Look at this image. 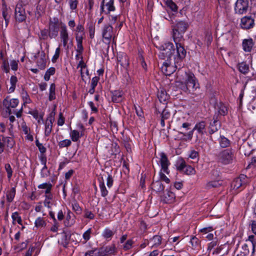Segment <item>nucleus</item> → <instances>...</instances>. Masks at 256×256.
Instances as JSON below:
<instances>
[{
	"label": "nucleus",
	"mask_w": 256,
	"mask_h": 256,
	"mask_svg": "<svg viewBox=\"0 0 256 256\" xmlns=\"http://www.w3.org/2000/svg\"><path fill=\"white\" fill-rule=\"evenodd\" d=\"M195 130H194V128L190 131L187 134H184L182 132H179V134H182L184 136H186V138H184V140H192V136H193V134H194V132Z\"/></svg>",
	"instance_id": "57"
},
{
	"label": "nucleus",
	"mask_w": 256,
	"mask_h": 256,
	"mask_svg": "<svg viewBox=\"0 0 256 256\" xmlns=\"http://www.w3.org/2000/svg\"><path fill=\"white\" fill-rule=\"evenodd\" d=\"M152 188L156 192H161L164 190V187L160 180L153 182L152 185Z\"/></svg>",
	"instance_id": "25"
},
{
	"label": "nucleus",
	"mask_w": 256,
	"mask_h": 256,
	"mask_svg": "<svg viewBox=\"0 0 256 256\" xmlns=\"http://www.w3.org/2000/svg\"><path fill=\"white\" fill-rule=\"evenodd\" d=\"M102 34L104 42L109 44L112 39L114 41L115 36L114 33L113 27L111 24H106L102 28Z\"/></svg>",
	"instance_id": "6"
},
{
	"label": "nucleus",
	"mask_w": 256,
	"mask_h": 256,
	"mask_svg": "<svg viewBox=\"0 0 256 256\" xmlns=\"http://www.w3.org/2000/svg\"><path fill=\"white\" fill-rule=\"evenodd\" d=\"M151 242H152V247H157L160 246L162 242L161 236L156 235L152 238Z\"/></svg>",
	"instance_id": "38"
},
{
	"label": "nucleus",
	"mask_w": 256,
	"mask_h": 256,
	"mask_svg": "<svg viewBox=\"0 0 256 256\" xmlns=\"http://www.w3.org/2000/svg\"><path fill=\"white\" fill-rule=\"evenodd\" d=\"M100 254L98 253V250H94L89 252H86V254L85 256H99Z\"/></svg>",
	"instance_id": "64"
},
{
	"label": "nucleus",
	"mask_w": 256,
	"mask_h": 256,
	"mask_svg": "<svg viewBox=\"0 0 256 256\" xmlns=\"http://www.w3.org/2000/svg\"><path fill=\"white\" fill-rule=\"evenodd\" d=\"M116 252V248L114 244L102 247L98 249L99 256H105L112 254Z\"/></svg>",
	"instance_id": "16"
},
{
	"label": "nucleus",
	"mask_w": 256,
	"mask_h": 256,
	"mask_svg": "<svg viewBox=\"0 0 256 256\" xmlns=\"http://www.w3.org/2000/svg\"><path fill=\"white\" fill-rule=\"evenodd\" d=\"M60 52V47L59 46L56 48V51H55V54H54V56H53V57L52 58V60L53 62H55L56 61V60L58 58Z\"/></svg>",
	"instance_id": "60"
},
{
	"label": "nucleus",
	"mask_w": 256,
	"mask_h": 256,
	"mask_svg": "<svg viewBox=\"0 0 256 256\" xmlns=\"http://www.w3.org/2000/svg\"><path fill=\"white\" fill-rule=\"evenodd\" d=\"M49 38V32L47 29H44L40 30V39L46 40Z\"/></svg>",
	"instance_id": "52"
},
{
	"label": "nucleus",
	"mask_w": 256,
	"mask_h": 256,
	"mask_svg": "<svg viewBox=\"0 0 256 256\" xmlns=\"http://www.w3.org/2000/svg\"><path fill=\"white\" fill-rule=\"evenodd\" d=\"M56 72V69L54 68L51 67L48 68L44 76V79L46 81L49 80L50 78V76L54 74Z\"/></svg>",
	"instance_id": "39"
},
{
	"label": "nucleus",
	"mask_w": 256,
	"mask_h": 256,
	"mask_svg": "<svg viewBox=\"0 0 256 256\" xmlns=\"http://www.w3.org/2000/svg\"><path fill=\"white\" fill-rule=\"evenodd\" d=\"M218 141L220 147L222 148H228L230 144V140L224 136H220Z\"/></svg>",
	"instance_id": "31"
},
{
	"label": "nucleus",
	"mask_w": 256,
	"mask_h": 256,
	"mask_svg": "<svg viewBox=\"0 0 256 256\" xmlns=\"http://www.w3.org/2000/svg\"><path fill=\"white\" fill-rule=\"evenodd\" d=\"M17 82H18V79L16 76H12L10 77V83L11 86L8 90V92L9 93H12L14 91L15 88H16V84Z\"/></svg>",
	"instance_id": "34"
},
{
	"label": "nucleus",
	"mask_w": 256,
	"mask_h": 256,
	"mask_svg": "<svg viewBox=\"0 0 256 256\" xmlns=\"http://www.w3.org/2000/svg\"><path fill=\"white\" fill-rule=\"evenodd\" d=\"M172 24V37L176 44V49H178V55L182 57L186 51L182 42L184 40V34L188 28V24L183 20H176Z\"/></svg>",
	"instance_id": "1"
},
{
	"label": "nucleus",
	"mask_w": 256,
	"mask_h": 256,
	"mask_svg": "<svg viewBox=\"0 0 256 256\" xmlns=\"http://www.w3.org/2000/svg\"><path fill=\"white\" fill-rule=\"evenodd\" d=\"M64 24L60 22L57 17L50 18L48 22L49 38L51 39L56 38L58 34L61 24Z\"/></svg>",
	"instance_id": "4"
},
{
	"label": "nucleus",
	"mask_w": 256,
	"mask_h": 256,
	"mask_svg": "<svg viewBox=\"0 0 256 256\" xmlns=\"http://www.w3.org/2000/svg\"><path fill=\"white\" fill-rule=\"evenodd\" d=\"M186 76L185 82L190 88V92H194L199 89V84L197 79L192 72H186Z\"/></svg>",
	"instance_id": "7"
},
{
	"label": "nucleus",
	"mask_w": 256,
	"mask_h": 256,
	"mask_svg": "<svg viewBox=\"0 0 256 256\" xmlns=\"http://www.w3.org/2000/svg\"><path fill=\"white\" fill-rule=\"evenodd\" d=\"M100 189L102 196L103 197L106 196L108 194V190H106L105 186L104 181L100 182Z\"/></svg>",
	"instance_id": "48"
},
{
	"label": "nucleus",
	"mask_w": 256,
	"mask_h": 256,
	"mask_svg": "<svg viewBox=\"0 0 256 256\" xmlns=\"http://www.w3.org/2000/svg\"><path fill=\"white\" fill-rule=\"evenodd\" d=\"M45 200L44 202V204L46 207H47L48 208H51V200L52 198V194H46L44 196Z\"/></svg>",
	"instance_id": "41"
},
{
	"label": "nucleus",
	"mask_w": 256,
	"mask_h": 256,
	"mask_svg": "<svg viewBox=\"0 0 256 256\" xmlns=\"http://www.w3.org/2000/svg\"><path fill=\"white\" fill-rule=\"evenodd\" d=\"M120 18V16H112V15H109V20L110 24L111 26L112 24H114L115 23L117 22L118 18Z\"/></svg>",
	"instance_id": "61"
},
{
	"label": "nucleus",
	"mask_w": 256,
	"mask_h": 256,
	"mask_svg": "<svg viewBox=\"0 0 256 256\" xmlns=\"http://www.w3.org/2000/svg\"><path fill=\"white\" fill-rule=\"evenodd\" d=\"M88 30L90 33V36L91 38H94L95 32V26L92 23L88 24Z\"/></svg>",
	"instance_id": "53"
},
{
	"label": "nucleus",
	"mask_w": 256,
	"mask_h": 256,
	"mask_svg": "<svg viewBox=\"0 0 256 256\" xmlns=\"http://www.w3.org/2000/svg\"><path fill=\"white\" fill-rule=\"evenodd\" d=\"M56 98V85L54 84H52L49 90L48 100L52 101Z\"/></svg>",
	"instance_id": "32"
},
{
	"label": "nucleus",
	"mask_w": 256,
	"mask_h": 256,
	"mask_svg": "<svg viewBox=\"0 0 256 256\" xmlns=\"http://www.w3.org/2000/svg\"><path fill=\"white\" fill-rule=\"evenodd\" d=\"M72 210L76 212V214H80L82 212V210L80 206L78 204L76 201H74L72 203Z\"/></svg>",
	"instance_id": "49"
},
{
	"label": "nucleus",
	"mask_w": 256,
	"mask_h": 256,
	"mask_svg": "<svg viewBox=\"0 0 256 256\" xmlns=\"http://www.w3.org/2000/svg\"><path fill=\"white\" fill-rule=\"evenodd\" d=\"M72 144L71 141L70 140H64L60 141L58 142V146L60 148H62L64 147H68L70 146Z\"/></svg>",
	"instance_id": "50"
},
{
	"label": "nucleus",
	"mask_w": 256,
	"mask_h": 256,
	"mask_svg": "<svg viewBox=\"0 0 256 256\" xmlns=\"http://www.w3.org/2000/svg\"><path fill=\"white\" fill-rule=\"evenodd\" d=\"M114 234V232L108 228H105L102 234V236L106 239H110Z\"/></svg>",
	"instance_id": "40"
},
{
	"label": "nucleus",
	"mask_w": 256,
	"mask_h": 256,
	"mask_svg": "<svg viewBox=\"0 0 256 256\" xmlns=\"http://www.w3.org/2000/svg\"><path fill=\"white\" fill-rule=\"evenodd\" d=\"M118 64L124 68H126L129 66L128 58L126 54L118 58Z\"/></svg>",
	"instance_id": "30"
},
{
	"label": "nucleus",
	"mask_w": 256,
	"mask_h": 256,
	"mask_svg": "<svg viewBox=\"0 0 256 256\" xmlns=\"http://www.w3.org/2000/svg\"><path fill=\"white\" fill-rule=\"evenodd\" d=\"M234 157V152L231 149H226L220 152L216 155L217 161L223 164H232Z\"/></svg>",
	"instance_id": "5"
},
{
	"label": "nucleus",
	"mask_w": 256,
	"mask_h": 256,
	"mask_svg": "<svg viewBox=\"0 0 256 256\" xmlns=\"http://www.w3.org/2000/svg\"><path fill=\"white\" fill-rule=\"evenodd\" d=\"M222 184V182L219 180H214L208 182L206 185V188L210 189L213 188H217Z\"/></svg>",
	"instance_id": "36"
},
{
	"label": "nucleus",
	"mask_w": 256,
	"mask_h": 256,
	"mask_svg": "<svg viewBox=\"0 0 256 256\" xmlns=\"http://www.w3.org/2000/svg\"><path fill=\"white\" fill-rule=\"evenodd\" d=\"M186 165L187 164H186L184 160L183 159H180L177 162V164H176L177 169L179 171L183 172V170H184Z\"/></svg>",
	"instance_id": "46"
},
{
	"label": "nucleus",
	"mask_w": 256,
	"mask_h": 256,
	"mask_svg": "<svg viewBox=\"0 0 256 256\" xmlns=\"http://www.w3.org/2000/svg\"><path fill=\"white\" fill-rule=\"evenodd\" d=\"M85 36L79 35V34H76V42L77 48L76 51L77 52L83 53L84 48L82 46V40Z\"/></svg>",
	"instance_id": "21"
},
{
	"label": "nucleus",
	"mask_w": 256,
	"mask_h": 256,
	"mask_svg": "<svg viewBox=\"0 0 256 256\" xmlns=\"http://www.w3.org/2000/svg\"><path fill=\"white\" fill-rule=\"evenodd\" d=\"M238 69L240 72L245 74L248 72L249 66L246 63L242 62L238 64Z\"/></svg>",
	"instance_id": "42"
},
{
	"label": "nucleus",
	"mask_w": 256,
	"mask_h": 256,
	"mask_svg": "<svg viewBox=\"0 0 256 256\" xmlns=\"http://www.w3.org/2000/svg\"><path fill=\"white\" fill-rule=\"evenodd\" d=\"M22 96L24 102V105L31 102V100L26 92L23 90L22 93Z\"/></svg>",
	"instance_id": "47"
},
{
	"label": "nucleus",
	"mask_w": 256,
	"mask_h": 256,
	"mask_svg": "<svg viewBox=\"0 0 256 256\" xmlns=\"http://www.w3.org/2000/svg\"><path fill=\"white\" fill-rule=\"evenodd\" d=\"M60 38L61 39H69L67 27L65 24H62L60 30Z\"/></svg>",
	"instance_id": "28"
},
{
	"label": "nucleus",
	"mask_w": 256,
	"mask_h": 256,
	"mask_svg": "<svg viewBox=\"0 0 256 256\" xmlns=\"http://www.w3.org/2000/svg\"><path fill=\"white\" fill-rule=\"evenodd\" d=\"M190 243L192 245V248L194 250H199L200 248V240L198 238L195 236L191 238Z\"/></svg>",
	"instance_id": "29"
},
{
	"label": "nucleus",
	"mask_w": 256,
	"mask_h": 256,
	"mask_svg": "<svg viewBox=\"0 0 256 256\" xmlns=\"http://www.w3.org/2000/svg\"><path fill=\"white\" fill-rule=\"evenodd\" d=\"M54 112H51L46 118L44 132V134L46 136H48L52 132V124L54 121Z\"/></svg>",
	"instance_id": "15"
},
{
	"label": "nucleus",
	"mask_w": 256,
	"mask_h": 256,
	"mask_svg": "<svg viewBox=\"0 0 256 256\" xmlns=\"http://www.w3.org/2000/svg\"><path fill=\"white\" fill-rule=\"evenodd\" d=\"M46 224V221L44 220V218L41 217L38 218L34 222V226L38 228L44 227Z\"/></svg>",
	"instance_id": "37"
},
{
	"label": "nucleus",
	"mask_w": 256,
	"mask_h": 256,
	"mask_svg": "<svg viewBox=\"0 0 256 256\" xmlns=\"http://www.w3.org/2000/svg\"><path fill=\"white\" fill-rule=\"evenodd\" d=\"M68 4L70 5V7L71 10H73L77 8V6L78 4V0H68Z\"/></svg>",
	"instance_id": "58"
},
{
	"label": "nucleus",
	"mask_w": 256,
	"mask_h": 256,
	"mask_svg": "<svg viewBox=\"0 0 256 256\" xmlns=\"http://www.w3.org/2000/svg\"><path fill=\"white\" fill-rule=\"evenodd\" d=\"M183 172L186 174H195V170L190 166L186 165Z\"/></svg>",
	"instance_id": "55"
},
{
	"label": "nucleus",
	"mask_w": 256,
	"mask_h": 256,
	"mask_svg": "<svg viewBox=\"0 0 256 256\" xmlns=\"http://www.w3.org/2000/svg\"><path fill=\"white\" fill-rule=\"evenodd\" d=\"M216 110H217L215 114L218 116V118L220 119L221 116H224L228 114V109L226 106L223 103L220 102L217 104L216 107Z\"/></svg>",
	"instance_id": "22"
},
{
	"label": "nucleus",
	"mask_w": 256,
	"mask_h": 256,
	"mask_svg": "<svg viewBox=\"0 0 256 256\" xmlns=\"http://www.w3.org/2000/svg\"><path fill=\"white\" fill-rule=\"evenodd\" d=\"M170 116V110L167 108H164L162 114H161V118L166 120H168Z\"/></svg>",
	"instance_id": "54"
},
{
	"label": "nucleus",
	"mask_w": 256,
	"mask_h": 256,
	"mask_svg": "<svg viewBox=\"0 0 256 256\" xmlns=\"http://www.w3.org/2000/svg\"><path fill=\"white\" fill-rule=\"evenodd\" d=\"M248 182V178L244 174H240L238 177L234 178L231 184V187L233 190H242Z\"/></svg>",
	"instance_id": "8"
},
{
	"label": "nucleus",
	"mask_w": 256,
	"mask_h": 256,
	"mask_svg": "<svg viewBox=\"0 0 256 256\" xmlns=\"http://www.w3.org/2000/svg\"><path fill=\"white\" fill-rule=\"evenodd\" d=\"M14 144V142L12 138L0 135V154L4 152L5 146L12 148Z\"/></svg>",
	"instance_id": "10"
},
{
	"label": "nucleus",
	"mask_w": 256,
	"mask_h": 256,
	"mask_svg": "<svg viewBox=\"0 0 256 256\" xmlns=\"http://www.w3.org/2000/svg\"><path fill=\"white\" fill-rule=\"evenodd\" d=\"M158 98L161 102H165L168 99L169 96L165 90H161L158 92Z\"/></svg>",
	"instance_id": "33"
},
{
	"label": "nucleus",
	"mask_w": 256,
	"mask_h": 256,
	"mask_svg": "<svg viewBox=\"0 0 256 256\" xmlns=\"http://www.w3.org/2000/svg\"><path fill=\"white\" fill-rule=\"evenodd\" d=\"M189 157L192 160L198 159V152L194 150H191L189 154Z\"/></svg>",
	"instance_id": "63"
},
{
	"label": "nucleus",
	"mask_w": 256,
	"mask_h": 256,
	"mask_svg": "<svg viewBox=\"0 0 256 256\" xmlns=\"http://www.w3.org/2000/svg\"><path fill=\"white\" fill-rule=\"evenodd\" d=\"M12 218L13 224H16V222H17L19 224L22 225V219L18 212H13L12 215Z\"/></svg>",
	"instance_id": "35"
},
{
	"label": "nucleus",
	"mask_w": 256,
	"mask_h": 256,
	"mask_svg": "<svg viewBox=\"0 0 256 256\" xmlns=\"http://www.w3.org/2000/svg\"><path fill=\"white\" fill-rule=\"evenodd\" d=\"M16 188H12L10 190H8L6 193V201L10 204L12 202L16 195Z\"/></svg>",
	"instance_id": "27"
},
{
	"label": "nucleus",
	"mask_w": 256,
	"mask_h": 256,
	"mask_svg": "<svg viewBox=\"0 0 256 256\" xmlns=\"http://www.w3.org/2000/svg\"><path fill=\"white\" fill-rule=\"evenodd\" d=\"M76 31L78 32L77 34H79V35L85 36L84 28V26L81 24H78L76 28Z\"/></svg>",
	"instance_id": "59"
},
{
	"label": "nucleus",
	"mask_w": 256,
	"mask_h": 256,
	"mask_svg": "<svg viewBox=\"0 0 256 256\" xmlns=\"http://www.w3.org/2000/svg\"><path fill=\"white\" fill-rule=\"evenodd\" d=\"M176 54L174 57V66L172 65L171 61L164 60L165 61L161 67L162 71L166 76L171 75L176 71V69H180L184 65L183 60L186 57V52L185 51L183 56L180 57L178 55V49H176Z\"/></svg>",
	"instance_id": "2"
},
{
	"label": "nucleus",
	"mask_w": 256,
	"mask_h": 256,
	"mask_svg": "<svg viewBox=\"0 0 256 256\" xmlns=\"http://www.w3.org/2000/svg\"><path fill=\"white\" fill-rule=\"evenodd\" d=\"M158 49L161 51L158 57L160 59L171 61V58L176 52V48L172 42H166L158 46Z\"/></svg>",
	"instance_id": "3"
},
{
	"label": "nucleus",
	"mask_w": 256,
	"mask_h": 256,
	"mask_svg": "<svg viewBox=\"0 0 256 256\" xmlns=\"http://www.w3.org/2000/svg\"><path fill=\"white\" fill-rule=\"evenodd\" d=\"M254 43L252 38L244 39L242 40V49L245 52H250L254 46Z\"/></svg>",
	"instance_id": "23"
},
{
	"label": "nucleus",
	"mask_w": 256,
	"mask_h": 256,
	"mask_svg": "<svg viewBox=\"0 0 256 256\" xmlns=\"http://www.w3.org/2000/svg\"><path fill=\"white\" fill-rule=\"evenodd\" d=\"M62 238L61 240V244L64 247H66L68 244V240L70 238L69 235L64 232L62 234Z\"/></svg>",
	"instance_id": "44"
},
{
	"label": "nucleus",
	"mask_w": 256,
	"mask_h": 256,
	"mask_svg": "<svg viewBox=\"0 0 256 256\" xmlns=\"http://www.w3.org/2000/svg\"><path fill=\"white\" fill-rule=\"evenodd\" d=\"M112 100L114 102L118 103L122 100L124 92L120 90H115L110 92Z\"/></svg>",
	"instance_id": "20"
},
{
	"label": "nucleus",
	"mask_w": 256,
	"mask_h": 256,
	"mask_svg": "<svg viewBox=\"0 0 256 256\" xmlns=\"http://www.w3.org/2000/svg\"><path fill=\"white\" fill-rule=\"evenodd\" d=\"M102 4L106 8V14H110V12H114L116 10L114 6V0H102Z\"/></svg>",
	"instance_id": "24"
},
{
	"label": "nucleus",
	"mask_w": 256,
	"mask_h": 256,
	"mask_svg": "<svg viewBox=\"0 0 256 256\" xmlns=\"http://www.w3.org/2000/svg\"><path fill=\"white\" fill-rule=\"evenodd\" d=\"M160 163L162 168V170L164 172L168 174L169 170H168V166L170 164V162L168 160V158L166 154L164 152H161L160 154Z\"/></svg>",
	"instance_id": "19"
},
{
	"label": "nucleus",
	"mask_w": 256,
	"mask_h": 256,
	"mask_svg": "<svg viewBox=\"0 0 256 256\" xmlns=\"http://www.w3.org/2000/svg\"><path fill=\"white\" fill-rule=\"evenodd\" d=\"M175 199V194L168 190H166L163 195L161 196V201L166 204L173 203Z\"/></svg>",
	"instance_id": "18"
},
{
	"label": "nucleus",
	"mask_w": 256,
	"mask_h": 256,
	"mask_svg": "<svg viewBox=\"0 0 256 256\" xmlns=\"http://www.w3.org/2000/svg\"><path fill=\"white\" fill-rule=\"evenodd\" d=\"M35 59L38 58L36 61V65L40 70H44L46 67V54L44 51L38 52L34 56Z\"/></svg>",
	"instance_id": "14"
},
{
	"label": "nucleus",
	"mask_w": 256,
	"mask_h": 256,
	"mask_svg": "<svg viewBox=\"0 0 256 256\" xmlns=\"http://www.w3.org/2000/svg\"><path fill=\"white\" fill-rule=\"evenodd\" d=\"M92 233V230L91 228H88L86 232H85L83 235L82 238L84 239V241H82V243L84 244H86L90 238V235Z\"/></svg>",
	"instance_id": "43"
},
{
	"label": "nucleus",
	"mask_w": 256,
	"mask_h": 256,
	"mask_svg": "<svg viewBox=\"0 0 256 256\" xmlns=\"http://www.w3.org/2000/svg\"><path fill=\"white\" fill-rule=\"evenodd\" d=\"M15 18L18 22H22L26 18L25 9L20 4H17L16 6Z\"/></svg>",
	"instance_id": "13"
},
{
	"label": "nucleus",
	"mask_w": 256,
	"mask_h": 256,
	"mask_svg": "<svg viewBox=\"0 0 256 256\" xmlns=\"http://www.w3.org/2000/svg\"><path fill=\"white\" fill-rule=\"evenodd\" d=\"M206 122L204 121L199 122L195 125L194 130L196 131V141L200 140L206 132Z\"/></svg>",
	"instance_id": "12"
},
{
	"label": "nucleus",
	"mask_w": 256,
	"mask_h": 256,
	"mask_svg": "<svg viewBox=\"0 0 256 256\" xmlns=\"http://www.w3.org/2000/svg\"><path fill=\"white\" fill-rule=\"evenodd\" d=\"M83 135L82 132H79L77 130H72L70 133L71 139L74 142L78 141Z\"/></svg>",
	"instance_id": "26"
},
{
	"label": "nucleus",
	"mask_w": 256,
	"mask_h": 256,
	"mask_svg": "<svg viewBox=\"0 0 256 256\" xmlns=\"http://www.w3.org/2000/svg\"><path fill=\"white\" fill-rule=\"evenodd\" d=\"M218 116L216 114H214L212 121L210 122L208 126V132L210 134L217 132L221 126V123L220 122Z\"/></svg>",
	"instance_id": "11"
},
{
	"label": "nucleus",
	"mask_w": 256,
	"mask_h": 256,
	"mask_svg": "<svg viewBox=\"0 0 256 256\" xmlns=\"http://www.w3.org/2000/svg\"><path fill=\"white\" fill-rule=\"evenodd\" d=\"M134 244V241L132 240H128L123 246V248L124 250H128L132 248Z\"/></svg>",
	"instance_id": "56"
},
{
	"label": "nucleus",
	"mask_w": 256,
	"mask_h": 256,
	"mask_svg": "<svg viewBox=\"0 0 256 256\" xmlns=\"http://www.w3.org/2000/svg\"><path fill=\"white\" fill-rule=\"evenodd\" d=\"M4 168L8 174V178L10 180L12 178L13 172L11 166L9 164H5Z\"/></svg>",
	"instance_id": "51"
},
{
	"label": "nucleus",
	"mask_w": 256,
	"mask_h": 256,
	"mask_svg": "<svg viewBox=\"0 0 256 256\" xmlns=\"http://www.w3.org/2000/svg\"><path fill=\"white\" fill-rule=\"evenodd\" d=\"M254 20L250 16H246L241 19L240 26L242 28L248 30L254 27Z\"/></svg>",
	"instance_id": "17"
},
{
	"label": "nucleus",
	"mask_w": 256,
	"mask_h": 256,
	"mask_svg": "<svg viewBox=\"0 0 256 256\" xmlns=\"http://www.w3.org/2000/svg\"><path fill=\"white\" fill-rule=\"evenodd\" d=\"M19 103V100L17 98H12L10 99V108H15L17 106Z\"/></svg>",
	"instance_id": "62"
},
{
	"label": "nucleus",
	"mask_w": 256,
	"mask_h": 256,
	"mask_svg": "<svg viewBox=\"0 0 256 256\" xmlns=\"http://www.w3.org/2000/svg\"><path fill=\"white\" fill-rule=\"evenodd\" d=\"M166 4L172 10L176 12L178 10V6L172 0H166Z\"/></svg>",
	"instance_id": "45"
},
{
	"label": "nucleus",
	"mask_w": 256,
	"mask_h": 256,
	"mask_svg": "<svg viewBox=\"0 0 256 256\" xmlns=\"http://www.w3.org/2000/svg\"><path fill=\"white\" fill-rule=\"evenodd\" d=\"M248 8V0H237L234 4V12L236 14H246Z\"/></svg>",
	"instance_id": "9"
}]
</instances>
